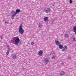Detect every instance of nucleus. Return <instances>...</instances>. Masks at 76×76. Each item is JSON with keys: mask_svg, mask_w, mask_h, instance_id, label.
<instances>
[{"mask_svg": "<svg viewBox=\"0 0 76 76\" xmlns=\"http://www.w3.org/2000/svg\"><path fill=\"white\" fill-rule=\"evenodd\" d=\"M60 74L61 76H63V75H65L66 73H65V72L62 71L60 72Z\"/></svg>", "mask_w": 76, "mask_h": 76, "instance_id": "6e6552de", "label": "nucleus"}, {"mask_svg": "<svg viewBox=\"0 0 76 76\" xmlns=\"http://www.w3.org/2000/svg\"><path fill=\"white\" fill-rule=\"evenodd\" d=\"M69 3L70 4L72 3V0H70L69 1Z\"/></svg>", "mask_w": 76, "mask_h": 76, "instance_id": "6ab92c4d", "label": "nucleus"}, {"mask_svg": "<svg viewBox=\"0 0 76 76\" xmlns=\"http://www.w3.org/2000/svg\"><path fill=\"white\" fill-rule=\"evenodd\" d=\"M16 57H17V56H16L15 55H14L13 56L14 59H16Z\"/></svg>", "mask_w": 76, "mask_h": 76, "instance_id": "2eb2a0df", "label": "nucleus"}, {"mask_svg": "<svg viewBox=\"0 0 76 76\" xmlns=\"http://www.w3.org/2000/svg\"><path fill=\"white\" fill-rule=\"evenodd\" d=\"M8 48V49L9 50H9L10 51V48H9V45H8V46H7Z\"/></svg>", "mask_w": 76, "mask_h": 76, "instance_id": "a211bd4d", "label": "nucleus"}, {"mask_svg": "<svg viewBox=\"0 0 76 76\" xmlns=\"http://www.w3.org/2000/svg\"><path fill=\"white\" fill-rule=\"evenodd\" d=\"M16 14L15 13L12 15V19H14V17H15V16H16Z\"/></svg>", "mask_w": 76, "mask_h": 76, "instance_id": "f8f14e48", "label": "nucleus"}, {"mask_svg": "<svg viewBox=\"0 0 76 76\" xmlns=\"http://www.w3.org/2000/svg\"><path fill=\"white\" fill-rule=\"evenodd\" d=\"M51 11V10L49 8H46L44 10V12L46 13H50Z\"/></svg>", "mask_w": 76, "mask_h": 76, "instance_id": "7ed1b4c3", "label": "nucleus"}, {"mask_svg": "<svg viewBox=\"0 0 76 76\" xmlns=\"http://www.w3.org/2000/svg\"><path fill=\"white\" fill-rule=\"evenodd\" d=\"M5 24H9V20H7L5 22Z\"/></svg>", "mask_w": 76, "mask_h": 76, "instance_id": "dca6fc26", "label": "nucleus"}, {"mask_svg": "<svg viewBox=\"0 0 76 76\" xmlns=\"http://www.w3.org/2000/svg\"><path fill=\"white\" fill-rule=\"evenodd\" d=\"M52 58H54V56H53V57H52Z\"/></svg>", "mask_w": 76, "mask_h": 76, "instance_id": "5701e85b", "label": "nucleus"}, {"mask_svg": "<svg viewBox=\"0 0 76 76\" xmlns=\"http://www.w3.org/2000/svg\"><path fill=\"white\" fill-rule=\"evenodd\" d=\"M23 26L22 25L20 24L19 27L18 31L20 34H22L24 32V30L22 28Z\"/></svg>", "mask_w": 76, "mask_h": 76, "instance_id": "f03ea898", "label": "nucleus"}, {"mask_svg": "<svg viewBox=\"0 0 76 76\" xmlns=\"http://www.w3.org/2000/svg\"><path fill=\"white\" fill-rule=\"evenodd\" d=\"M12 13H15V12L14 11V10H13L12 11Z\"/></svg>", "mask_w": 76, "mask_h": 76, "instance_id": "aec40b11", "label": "nucleus"}, {"mask_svg": "<svg viewBox=\"0 0 76 76\" xmlns=\"http://www.w3.org/2000/svg\"><path fill=\"white\" fill-rule=\"evenodd\" d=\"M31 45H34V42H32L31 43Z\"/></svg>", "mask_w": 76, "mask_h": 76, "instance_id": "412c9836", "label": "nucleus"}, {"mask_svg": "<svg viewBox=\"0 0 76 76\" xmlns=\"http://www.w3.org/2000/svg\"><path fill=\"white\" fill-rule=\"evenodd\" d=\"M49 18L48 17H45L44 18V20L45 21V22H48V18Z\"/></svg>", "mask_w": 76, "mask_h": 76, "instance_id": "39448f33", "label": "nucleus"}, {"mask_svg": "<svg viewBox=\"0 0 76 76\" xmlns=\"http://www.w3.org/2000/svg\"><path fill=\"white\" fill-rule=\"evenodd\" d=\"M43 53V52H42V50H40L38 53V55L39 56H42V54Z\"/></svg>", "mask_w": 76, "mask_h": 76, "instance_id": "0eeeda50", "label": "nucleus"}, {"mask_svg": "<svg viewBox=\"0 0 76 76\" xmlns=\"http://www.w3.org/2000/svg\"><path fill=\"white\" fill-rule=\"evenodd\" d=\"M73 31L75 33V34H76V26L73 27Z\"/></svg>", "mask_w": 76, "mask_h": 76, "instance_id": "1a4fd4ad", "label": "nucleus"}, {"mask_svg": "<svg viewBox=\"0 0 76 76\" xmlns=\"http://www.w3.org/2000/svg\"><path fill=\"white\" fill-rule=\"evenodd\" d=\"M64 64V63L62 62V63H61V64Z\"/></svg>", "mask_w": 76, "mask_h": 76, "instance_id": "4be33fe9", "label": "nucleus"}, {"mask_svg": "<svg viewBox=\"0 0 76 76\" xmlns=\"http://www.w3.org/2000/svg\"><path fill=\"white\" fill-rule=\"evenodd\" d=\"M10 51V50H7V53L6 55H8L9 54V52Z\"/></svg>", "mask_w": 76, "mask_h": 76, "instance_id": "f3484780", "label": "nucleus"}, {"mask_svg": "<svg viewBox=\"0 0 76 76\" xmlns=\"http://www.w3.org/2000/svg\"><path fill=\"white\" fill-rule=\"evenodd\" d=\"M44 62L45 63V64H47L49 62V61L48 60V58H45L44 59Z\"/></svg>", "mask_w": 76, "mask_h": 76, "instance_id": "423d86ee", "label": "nucleus"}, {"mask_svg": "<svg viewBox=\"0 0 76 76\" xmlns=\"http://www.w3.org/2000/svg\"><path fill=\"white\" fill-rule=\"evenodd\" d=\"M20 12V10L18 9L16 10L15 13L16 14H17V13H19V12Z\"/></svg>", "mask_w": 76, "mask_h": 76, "instance_id": "9b49d317", "label": "nucleus"}, {"mask_svg": "<svg viewBox=\"0 0 76 76\" xmlns=\"http://www.w3.org/2000/svg\"><path fill=\"white\" fill-rule=\"evenodd\" d=\"M73 40H75V38H74L73 39Z\"/></svg>", "mask_w": 76, "mask_h": 76, "instance_id": "b1692460", "label": "nucleus"}, {"mask_svg": "<svg viewBox=\"0 0 76 76\" xmlns=\"http://www.w3.org/2000/svg\"><path fill=\"white\" fill-rule=\"evenodd\" d=\"M13 42L14 44H15L16 45H18L20 42L19 38L18 37H14L13 39Z\"/></svg>", "mask_w": 76, "mask_h": 76, "instance_id": "f257e3e1", "label": "nucleus"}, {"mask_svg": "<svg viewBox=\"0 0 76 76\" xmlns=\"http://www.w3.org/2000/svg\"><path fill=\"white\" fill-rule=\"evenodd\" d=\"M55 43H56V45H59L60 44V43L58 41H56Z\"/></svg>", "mask_w": 76, "mask_h": 76, "instance_id": "9d476101", "label": "nucleus"}, {"mask_svg": "<svg viewBox=\"0 0 76 76\" xmlns=\"http://www.w3.org/2000/svg\"><path fill=\"white\" fill-rule=\"evenodd\" d=\"M59 47L60 49H62V48H63V46L61 45H59Z\"/></svg>", "mask_w": 76, "mask_h": 76, "instance_id": "4468645a", "label": "nucleus"}, {"mask_svg": "<svg viewBox=\"0 0 76 76\" xmlns=\"http://www.w3.org/2000/svg\"><path fill=\"white\" fill-rule=\"evenodd\" d=\"M67 49V46H65L62 49V51H66V50Z\"/></svg>", "mask_w": 76, "mask_h": 76, "instance_id": "20e7f679", "label": "nucleus"}, {"mask_svg": "<svg viewBox=\"0 0 76 76\" xmlns=\"http://www.w3.org/2000/svg\"><path fill=\"white\" fill-rule=\"evenodd\" d=\"M64 37L65 38H69V34H65Z\"/></svg>", "mask_w": 76, "mask_h": 76, "instance_id": "ddd939ff", "label": "nucleus"}]
</instances>
